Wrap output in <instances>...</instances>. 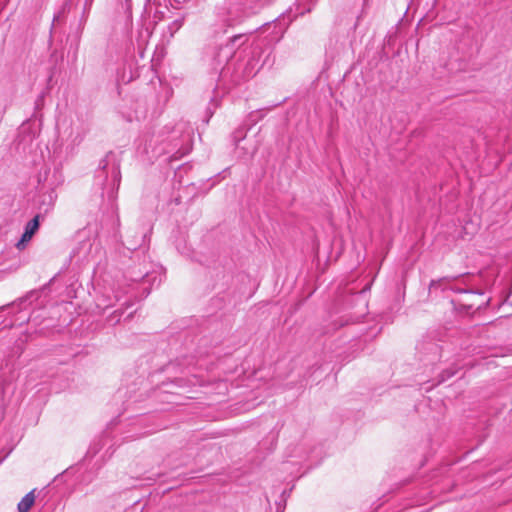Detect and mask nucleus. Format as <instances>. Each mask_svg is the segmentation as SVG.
<instances>
[{
    "instance_id": "f257e3e1",
    "label": "nucleus",
    "mask_w": 512,
    "mask_h": 512,
    "mask_svg": "<svg viewBox=\"0 0 512 512\" xmlns=\"http://www.w3.org/2000/svg\"><path fill=\"white\" fill-rule=\"evenodd\" d=\"M97 178L102 179L105 185L111 186V197H113V193L118 191L121 182L120 164L113 152L107 153L105 157L100 160Z\"/></svg>"
},
{
    "instance_id": "f03ea898",
    "label": "nucleus",
    "mask_w": 512,
    "mask_h": 512,
    "mask_svg": "<svg viewBox=\"0 0 512 512\" xmlns=\"http://www.w3.org/2000/svg\"><path fill=\"white\" fill-rule=\"evenodd\" d=\"M45 185H41L39 190L42 191ZM57 199V194L53 188H50L47 192H40L37 200L36 206L38 213L41 215V219L45 217L50 211L53 210L55 202Z\"/></svg>"
},
{
    "instance_id": "7ed1b4c3",
    "label": "nucleus",
    "mask_w": 512,
    "mask_h": 512,
    "mask_svg": "<svg viewBox=\"0 0 512 512\" xmlns=\"http://www.w3.org/2000/svg\"><path fill=\"white\" fill-rule=\"evenodd\" d=\"M249 35L241 33L229 38L223 45V59H232L236 51L248 41Z\"/></svg>"
},
{
    "instance_id": "20e7f679",
    "label": "nucleus",
    "mask_w": 512,
    "mask_h": 512,
    "mask_svg": "<svg viewBox=\"0 0 512 512\" xmlns=\"http://www.w3.org/2000/svg\"><path fill=\"white\" fill-rule=\"evenodd\" d=\"M158 279V275L156 272H150L147 269L139 270L136 272L134 269L130 272V280L132 282H140L142 286V290L144 293V297H146L150 293V288H147L146 283L154 284Z\"/></svg>"
},
{
    "instance_id": "39448f33",
    "label": "nucleus",
    "mask_w": 512,
    "mask_h": 512,
    "mask_svg": "<svg viewBox=\"0 0 512 512\" xmlns=\"http://www.w3.org/2000/svg\"><path fill=\"white\" fill-rule=\"evenodd\" d=\"M40 220L41 215L36 214L33 219L27 222V224L25 225L24 232L20 240L16 244V247L19 250L24 249L26 244L32 239L33 235L37 232V230L39 229Z\"/></svg>"
},
{
    "instance_id": "423d86ee",
    "label": "nucleus",
    "mask_w": 512,
    "mask_h": 512,
    "mask_svg": "<svg viewBox=\"0 0 512 512\" xmlns=\"http://www.w3.org/2000/svg\"><path fill=\"white\" fill-rule=\"evenodd\" d=\"M274 0H234L239 4L243 11L248 14L256 13L266 5L272 3Z\"/></svg>"
},
{
    "instance_id": "0eeeda50",
    "label": "nucleus",
    "mask_w": 512,
    "mask_h": 512,
    "mask_svg": "<svg viewBox=\"0 0 512 512\" xmlns=\"http://www.w3.org/2000/svg\"><path fill=\"white\" fill-rule=\"evenodd\" d=\"M212 66L215 70L221 69V73H226L229 70L226 65L231 59H223V45L215 47L211 54Z\"/></svg>"
},
{
    "instance_id": "6e6552de",
    "label": "nucleus",
    "mask_w": 512,
    "mask_h": 512,
    "mask_svg": "<svg viewBox=\"0 0 512 512\" xmlns=\"http://www.w3.org/2000/svg\"><path fill=\"white\" fill-rule=\"evenodd\" d=\"M35 502L34 491L27 493L17 505L18 512H28Z\"/></svg>"
},
{
    "instance_id": "1a4fd4ad",
    "label": "nucleus",
    "mask_w": 512,
    "mask_h": 512,
    "mask_svg": "<svg viewBox=\"0 0 512 512\" xmlns=\"http://www.w3.org/2000/svg\"><path fill=\"white\" fill-rule=\"evenodd\" d=\"M182 25L183 21L179 19L174 20L172 23H170L167 27L170 37H173L174 34L182 27Z\"/></svg>"
},
{
    "instance_id": "9d476101",
    "label": "nucleus",
    "mask_w": 512,
    "mask_h": 512,
    "mask_svg": "<svg viewBox=\"0 0 512 512\" xmlns=\"http://www.w3.org/2000/svg\"><path fill=\"white\" fill-rule=\"evenodd\" d=\"M78 2H81V0H78ZM82 2H83L82 19L86 20L87 15L89 14V11L91 9L93 0H82Z\"/></svg>"
},
{
    "instance_id": "9b49d317",
    "label": "nucleus",
    "mask_w": 512,
    "mask_h": 512,
    "mask_svg": "<svg viewBox=\"0 0 512 512\" xmlns=\"http://www.w3.org/2000/svg\"><path fill=\"white\" fill-rule=\"evenodd\" d=\"M69 7H70L69 2H68V1H67V2H65V3H64V5H63V7H62V9H61L60 11H58V12L54 15V17H53V23H55V22H59V21L61 20V18L63 17V15H64L65 11H66L67 9H69Z\"/></svg>"
},
{
    "instance_id": "f8f14e48",
    "label": "nucleus",
    "mask_w": 512,
    "mask_h": 512,
    "mask_svg": "<svg viewBox=\"0 0 512 512\" xmlns=\"http://www.w3.org/2000/svg\"><path fill=\"white\" fill-rule=\"evenodd\" d=\"M455 374H456V370L447 369L441 373L440 379L438 382L439 383L444 382V381L448 380L449 378H451L452 376H454Z\"/></svg>"
},
{
    "instance_id": "ddd939ff",
    "label": "nucleus",
    "mask_w": 512,
    "mask_h": 512,
    "mask_svg": "<svg viewBox=\"0 0 512 512\" xmlns=\"http://www.w3.org/2000/svg\"><path fill=\"white\" fill-rule=\"evenodd\" d=\"M49 174V170H45L44 174L40 173L38 176V182L41 184L42 180H46L47 176Z\"/></svg>"
},
{
    "instance_id": "4468645a",
    "label": "nucleus",
    "mask_w": 512,
    "mask_h": 512,
    "mask_svg": "<svg viewBox=\"0 0 512 512\" xmlns=\"http://www.w3.org/2000/svg\"><path fill=\"white\" fill-rule=\"evenodd\" d=\"M244 78H246V75H235V76L233 77V82H234V83H238V82H240V80H242V79H244Z\"/></svg>"
},
{
    "instance_id": "2eb2a0df",
    "label": "nucleus",
    "mask_w": 512,
    "mask_h": 512,
    "mask_svg": "<svg viewBox=\"0 0 512 512\" xmlns=\"http://www.w3.org/2000/svg\"><path fill=\"white\" fill-rule=\"evenodd\" d=\"M454 291L458 292V293H467V292H469V290H466V289H455Z\"/></svg>"
},
{
    "instance_id": "dca6fc26",
    "label": "nucleus",
    "mask_w": 512,
    "mask_h": 512,
    "mask_svg": "<svg viewBox=\"0 0 512 512\" xmlns=\"http://www.w3.org/2000/svg\"><path fill=\"white\" fill-rule=\"evenodd\" d=\"M228 21H230V22H231V23H230V25H233L235 20H234V19H232V18H228Z\"/></svg>"
},
{
    "instance_id": "f3484780",
    "label": "nucleus",
    "mask_w": 512,
    "mask_h": 512,
    "mask_svg": "<svg viewBox=\"0 0 512 512\" xmlns=\"http://www.w3.org/2000/svg\"><path fill=\"white\" fill-rule=\"evenodd\" d=\"M135 248H136V244H135V245L128 246V249H135Z\"/></svg>"
},
{
    "instance_id": "a211bd4d",
    "label": "nucleus",
    "mask_w": 512,
    "mask_h": 512,
    "mask_svg": "<svg viewBox=\"0 0 512 512\" xmlns=\"http://www.w3.org/2000/svg\"><path fill=\"white\" fill-rule=\"evenodd\" d=\"M303 14H304V12H299V13H296V14L294 15V17H297L298 15H303Z\"/></svg>"
},
{
    "instance_id": "6ab92c4d",
    "label": "nucleus",
    "mask_w": 512,
    "mask_h": 512,
    "mask_svg": "<svg viewBox=\"0 0 512 512\" xmlns=\"http://www.w3.org/2000/svg\"><path fill=\"white\" fill-rule=\"evenodd\" d=\"M160 283H161V278L158 279L157 285H159Z\"/></svg>"
},
{
    "instance_id": "aec40b11",
    "label": "nucleus",
    "mask_w": 512,
    "mask_h": 512,
    "mask_svg": "<svg viewBox=\"0 0 512 512\" xmlns=\"http://www.w3.org/2000/svg\"><path fill=\"white\" fill-rule=\"evenodd\" d=\"M4 307H0V310H3Z\"/></svg>"
}]
</instances>
